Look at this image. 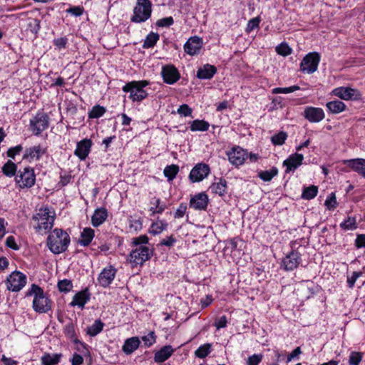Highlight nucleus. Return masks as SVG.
I'll return each instance as SVG.
<instances>
[{"instance_id": "54", "label": "nucleus", "mask_w": 365, "mask_h": 365, "mask_svg": "<svg viewBox=\"0 0 365 365\" xmlns=\"http://www.w3.org/2000/svg\"><path fill=\"white\" fill-rule=\"evenodd\" d=\"M263 356L262 354H253L248 357L247 360V365H258L262 360Z\"/></svg>"}, {"instance_id": "20", "label": "nucleus", "mask_w": 365, "mask_h": 365, "mask_svg": "<svg viewBox=\"0 0 365 365\" xmlns=\"http://www.w3.org/2000/svg\"><path fill=\"white\" fill-rule=\"evenodd\" d=\"M202 46V38L197 36L190 37L184 45L185 51L194 56L200 53Z\"/></svg>"}, {"instance_id": "28", "label": "nucleus", "mask_w": 365, "mask_h": 365, "mask_svg": "<svg viewBox=\"0 0 365 365\" xmlns=\"http://www.w3.org/2000/svg\"><path fill=\"white\" fill-rule=\"evenodd\" d=\"M108 217L107 210L101 207L97 208L91 217V223L93 227H98L102 225Z\"/></svg>"}, {"instance_id": "30", "label": "nucleus", "mask_w": 365, "mask_h": 365, "mask_svg": "<svg viewBox=\"0 0 365 365\" xmlns=\"http://www.w3.org/2000/svg\"><path fill=\"white\" fill-rule=\"evenodd\" d=\"M94 235V230L93 229L90 227L84 228L81 233V239L78 240V244L84 247L89 245Z\"/></svg>"}, {"instance_id": "58", "label": "nucleus", "mask_w": 365, "mask_h": 365, "mask_svg": "<svg viewBox=\"0 0 365 365\" xmlns=\"http://www.w3.org/2000/svg\"><path fill=\"white\" fill-rule=\"evenodd\" d=\"M299 90V86H292L287 88H275V93H289Z\"/></svg>"}, {"instance_id": "60", "label": "nucleus", "mask_w": 365, "mask_h": 365, "mask_svg": "<svg viewBox=\"0 0 365 365\" xmlns=\"http://www.w3.org/2000/svg\"><path fill=\"white\" fill-rule=\"evenodd\" d=\"M274 176V169L269 171H262L259 173V177L264 181H269Z\"/></svg>"}, {"instance_id": "53", "label": "nucleus", "mask_w": 365, "mask_h": 365, "mask_svg": "<svg viewBox=\"0 0 365 365\" xmlns=\"http://www.w3.org/2000/svg\"><path fill=\"white\" fill-rule=\"evenodd\" d=\"M259 22H260V19L259 17H255V18L250 19L247 23V25L246 27V32L250 33L254 29L257 28L259 26Z\"/></svg>"}, {"instance_id": "10", "label": "nucleus", "mask_w": 365, "mask_h": 365, "mask_svg": "<svg viewBox=\"0 0 365 365\" xmlns=\"http://www.w3.org/2000/svg\"><path fill=\"white\" fill-rule=\"evenodd\" d=\"M48 146L45 144H38L24 150L22 159L29 163L40 160L47 153Z\"/></svg>"}, {"instance_id": "49", "label": "nucleus", "mask_w": 365, "mask_h": 365, "mask_svg": "<svg viewBox=\"0 0 365 365\" xmlns=\"http://www.w3.org/2000/svg\"><path fill=\"white\" fill-rule=\"evenodd\" d=\"M178 113L182 116H191L192 110L187 104H182L180 106L177 110Z\"/></svg>"}, {"instance_id": "48", "label": "nucleus", "mask_w": 365, "mask_h": 365, "mask_svg": "<svg viewBox=\"0 0 365 365\" xmlns=\"http://www.w3.org/2000/svg\"><path fill=\"white\" fill-rule=\"evenodd\" d=\"M361 359V353L353 351L349 356V363L350 365H359Z\"/></svg>"}, {"instance_id": "1", "label": "nucleus", "mask_w": 365, "mask_h": 365, "mask_svg": "<svg viewBox=\"0 0 365 365\" xmlns=\"http://www.w3.org/2000/svg\"><path fill=\"white\" fill-rule=\"evenodd\" d=\"M33 296V309L40 314L48 313L52 309V301L43 289L36 284H32L26 293V297Z\"/></svg>"}, {"instance_id": "57", "label": "nucleus", "mask_w": 365, "mask_h": 365, "mask_svg": "<svg viewBox=\"0 0 365 365\" xmlns=\"http://www.w3.org/2000/svg\"><path fill=\"white\" fill-rule=\"evenodd\" d=\"M227 324V317L223 315L215 320L214 325L217 330L225 328Z\"/></svg>"}, {"instance_id": "56", "label": "nucleus", "mask_w": 365, "mask_h": 365, "mask_svg": "<svg viewBox=\"0 0 365 365\" xmlns=\"http://www.w3.org/2000/svg\"><path fill=\"white\" fill-rule=\"evenodd\" d=\"M287 138V133L281 131L275 134V145H282L284 143Z\"/></svg>"}, {"instance_id": "47", "label": "nucleus", "mask_w": 365, "mask_h": 365, "mask_svg": "<svg viewBox=\"0 0 365 365\" xmlns=\"http://www.w3.org/2000/svg\"><path fill=\"white\" fill-rule=\"evenodd\" d=\"M63 332L68 338L76 341L75 328L72 323H68L65 326Z\"/></svg>"}, {"instance_id": "32", "label": "nucleus", "mask_w": 365, "mask_h": 365, "mask_svg": "<svg viewBox=\"0 0 365 365\" xmlns=\"http://www.w3.org/2000/svg\"><path fill=\"white\" fill-rule=\"evenodd\" d=\"M61 354H45L41 358L42 365H56L60 362Z\"/></svg>"}, {"instance_id": "17", "label": "nucleus", "mask_w": 365, "mask_h": 365, "mask_svg": "<svg viewBox=\"0 0 365 365\" xmlns=\"http://www.w3.org/2000/svg\"><path fill=\"white\" fill-rule=\"evenodd\" d=\"M116 269L111 265L103 268L98 275V281L103 287H108L115 279Z\"/></svg>"}, {"instance_id": "24", "label": "nucleus", "mask_w": 365, "mask_h": 365, "mask_svg": "<svg viewBox=\"0 0 365 365\" xmlns=\"http://www.w3.org/2000/svg\"><path fill=\"white\" fill-rule=\"evenodd\" d=\"M344 163L347 165L353 170L365 178V159L356 158L344 160Z\"/></svg>"}, {"instance_id": "38", "label": "nucleus", "mask_w": 365, "mask_h": 365, "mask_svg": "<svg viewBox=\"0 0 365 365\" xmlns=\"http://www.w3.org/2000/svg\"><path fill=\"white\" fill-rule=\"evenodd\" d=\"M106 112V108L100 105L94 106L88 112V115L91 119L99 118L102 117Z\"/></svg>"}, {"instance_id": "8", "label": "nucleus", "mask_w": 365, "mask_h": 365, "mask_svg": "<svg viewBox=\"0 0 365 365\" xmlns=\"http://www.w3.org/2000/svg\"><path fill=\"white\" fill-rule=\"evenodd\" d=\"M319 61L320 55L317 52H310L301 61L300 71L304 73H313L317 70Z\"/></svg>"}, {"instance_id": "25", "label": "nucleus", "mask_w": 365, "mask_h": 365, "mask_svg": "<svg viewBox=\"0 0 365 365\" xmlns=\"http://www.w3.org/2000/svg\"><path fill=\"white\" fill-rule=\"evenodd\" d=\"M217 73V68L215 66L207 63L198 68L197 77L199 79L210 80Z\"/></svg>"}, {"instance_id": "27", "label": "nucleus", "mask_w": 365, "mask_h": 365, "mask_svg": "<svg viewBox=\"0 0 365 365\" xmlns=\"http://www.w3.org/2000/svg\"><path fill=\"white\" fill-rule=\"evenodd\" d=\"M140 344V341L139 338L133 336L125 341L122 350L125 354L129 355L134 352L139 347Z\"/></svg>"}, {"instance_id": "12", "label": "nucleus", "mask_w": 365, "mask_h": 365, "mask_svg": "<svg viewBox=\"0 0 365 365\" xmlns=\"http://www.w3.org/2000/svg\"><path fill=\"white\" fill-rule=\"evenodd\" d=\"M160 75L163 82L168 85H173L180 78L179 71L172 64L163 66L161 69Z\"/></svg>"}, {"instance_id": "16", "label": "nucleus", "mask_w": 365, "mask_h": 365, "mask_svg": "<svg viewBox=\"0 0 365 365\" xmlns=\"http://www.w3.org/2000/svg\"><path fill=\"white\" fill-rule=\"evenodd\" d=\"M227 156L230 162L232 165L239 166L244 163L245 159L248 156V154L247 150L237 146L232 148V149L227 153Z\"/></svg>"}, {"instance_id": "14", "label": "nucleus", "mask_w": 365, "mask_h": 365, "mask_svg": "<svg viewBox=\"0 0 365 365\" xmlns=\"http://www.w3.org/2000/svg\"><path fill=\"white\" fill-rule=\"evenodd\" d=\"M209 166L205 163H197L190 171L189 179L192 182L203 180L210 173Z\"/></svg>"}, {"instance_id": "51", "label": "nucleus", "mask_w": 365, "mask_h": 365, "mask_svg": "<svg viewBox=\"0 0 365 365\" xmlns=\"http://www.w3.org/2000/svg\"><path fill=\"white\" fill-rule=\"evenodd\" d=\"M174 24V20L172 16L160 19L157 21L156 26L158 27H169Z\"/></svg>"}, {"instance_id": "21", "label": "nucleus", "mask_w": 365, "mask_h": 365, "mask_svg": "<svg viewBox=\"0 0 365 365\" xmlns=\"http://www.w3.org/2000/svg\"><path fill=\"white\" fill-rule=\"evenodd\" d=\"M208 205V197L205 193L201 192L192 197L190 201V207L197 210H204Z\"/></svg>"}, {"instance_id": "31", "label": "nucleus", "mask_w": 365, "mask_h": 365, "mask_svg": "<svg viewBox=\"0 0 365 365\" xmlns=\"http://www.w3.org/2000/svg\"><path fill=\"white\" fill-rule=\"evenodd\" d=\"M326 106L329 111L333 114H338L346 110V106L342 101L335 100L327 103Z\"/></svg>"}, {"instance_id": "41", "label": "nucleus", "mask_w": 365, "mask_h": 365, "mask_svg": "<svg viewBox=\"0 0 365 365\" xmlns=\"http://www.w3.org/2000/svg\"><path fill=\"white\" fill-rule=\"evenodd\" d=\"M211 346L208 343L200 346L195 351V355L200 359L205 358L211 352Z\"/></svg>"}, {"instance_id": "45", "label": "nucleus", "mask_w": 365, "mask_h": 365, "mask_svg": "<svg viewBox=\"0 0 365 365\" xmlns=\"http://www.w3.org/2000/svg\"><path fill=\"white\" fill-rule=\"evenodd\" d=\"M129 227L135 232L140 231L143 227L142 220L140 218L130 217L129 219Z\"/></svg>"}, {"instance_id": "26", "label": "nucleus", "mask_w": 365, "mask_h": 365, "mask_svg": "<svg viewBox=\"0 0 365 365\" xmlns=\"http://www.w3.org/2000/svg\"><path fill=\"white\" fill-rule=\"evenodd\" d=\"M174 352V349L170 345L163 346L155 353L154 361L156 363H163L168 359Z\"/></svg>"}, {"instance_id": "4", "label": "nucleus", "mask_w": 365, "mask_h": 365, "mask_svg": "<svg viewBox=\"0 0 365 365\" xmlns=\"http://www.w3.org/2000/svg\"><path fill=\"white\" fill-rule=\"evenodd\" d=\"M150 85V82L147 80L142 81H132L125 83L122 91L125 93H128V98L133 102H141L145 99L148 93L145 90V88Z\"/></svg>"}, {"instance_id": "33", "label": "nucleus", "mask_w": 365, "mask_h": 365, "mask_svg": "<svg viewBox=\"0 0 365 365\" xmlns=\"http://www.w3.org/2000/svg\"><path fill=\"white\" fill-rule=\"evenodd\" d=\"M210 128V123L204 120H194L190 123L191 131H207Z\"/></svg>"}, {"instance_id": "34", "label": "nucleus", "mask_w": 365, "mask_h": 365, "mask_svg": "<svg viewBox=\"0 0 365 365\" xmlns=\"http://www.w3.org/2000/svg\"><path fill=\"white\" fill-rule=\"evenodd\" d=\"M168 227V223L163 220H157L156 222L152 223L150 233L153 235H157L160 234L163 231L165 230Z\"/></svg>"}, {"instance_id": "46", "label": "nucleus", "mask_w": 365, "mask_h": 365, "mask_svg": "<svg viewBox=\"0 0 365 365\" xmlns=\"http://www.w3.org/2000/svg\"><path fill=\"white\" fill-rule=\"evenodd\" d=\"M142 340L146 347H150L156 341V336L154 331H150L147 335L142 337Z\"/></svg>"}, {"instance_id": "40", "label": "nucleus", "mask_w": 365, "mask_h": 365, "mask_svg": "<svg viewBox=\"0 0 365 365\" xmlns=\"http://www.w3.org/2000/svg\"><path fill=\"white\" fill-rule=\"evenodd\" d=\"M132 245L134 247H150L148 237L143 235L132 240Z\"/></svg>"}, {"instance_id": "3", "label": "nucleus", "mask_w": 365, "mask_h": 365, "mask_svg": "<svg viewBox=\"0 0 365 365\" xmlns=\"http://www.w3.org/2000/svg\"><path fill=\"white\" fill-rule=\"evenodd\" d=\"M32 219L36 222L34 228L37 232H47L51 230L53 226L55 212L48 207H43L38 209L36 214L33 216Z\"/></svg>"}, {"instance_id": "36", "label": "nucleus", "mask_w": 365, "mask_h": 365, "mask_svg": "<svg viewBox=\"0 0 365 365\" xmlns=\"http://www.w3.org/2000/svg\"><path fill=\"white\" fill-rule=\"evenodd\" d=\"M104 324L100 319H97L88 328L87 334L91 336H96L103 329Z\"/></svg>"}, {"instance_id": "44", "label": "nucleus", "mask_w": 365, "mask_h": 365, "mask_svg": "<svg viewBox=\"0 0 365 365\" xmlns=\"http://www.w3.org/2000/svg\"><path fill=\"white\" fill-rule=\"evenodd\" d=\"M58 288L59 291L63 292H68L71 291L73 288L72 282L69 279H63L60 280L58 282Z\"/></svg>"}, {"instance_id": "61", "label": "nucleus", "mask_w": 365, "mask_h": 365, "mask_svg": "<svg viewBox=\"0 0 365 365\" xmlns=\"http://www.w3.org/2000/svg\"><path fill=\"white\" fill-rule=\"evenodd\" d=\"M361 275H362L361 272H354L352 273L351 277H348V279H347V283H348L349 287L352 288L354 286V284H355L356 279Z\"/></svg>"}, {"instance_id": "9", "label": "nucleus", "mask_w": 365, "mask_h": 365, "mask_svg": "<svg viewBox=\"0 0 365 365\" xmlns=\"http://www.w3.org/2000/svg\"><path fill=\"white\" fill-rule=\"evenodd\" d=\"M26 276L19 271H14L6 279V288L11 292H19L26 284Z\"/></svg>"}, {"instance_id": "55", "label": "nucleus", "mask_w": 365, "mask_h": 365, "mask_svg": "<svg viewBox=\"0 0 365 365\" xmlns=\"http://www.w3.org/2000/svg\"><path fill=\"white\" fill-rule=\"evenodd\" d=\"M356 220L354 218L349 217L348 220H344L340 224V227L344 230H352L356 228L355 227Z\"/></svg>"}, {"instance_id": "42", "label": "nucleus", "mask_w": 365, "mask_h": 365, "mask_svg": "<svg viewBox=\"0 0 365 365\" xmlns=\"http://www.w3.org/2000/svg\"><path fill=\"white\" fill-rule=\"evenodd\" d=\"M318 193V187L315 185H311L303 190L302 197L306 200L314 198Z\"/></svg>"}, {"instance_id": "15", "label": "nucleus", "mask_w": 365, "mask_h": 365, "mask_svg": "<svg viewBox=\"0 0 365 365\" xmlns=\"http://www.w3.org/2000/svg\"><path fill=\"white\" fill-rule=\"evenodd\" d=\"M301 262V255L298 252L292 251L282 261V267L286 271L296 269Z\"/></svg>"}, {"instance_id": "2", "label": "nucleus", "mask_w": 365, "mask_h": 365, "mask_svg": "<svg viewBox=\"0 0 365 365\" xmlns=\"http://www.w3.org/2000/svg\"><path fill=\"white\" fill-rule=\"evenodd\" d=\"M70 241V236L66 231L56 228L47 237V246L53 254H61L67 250Z\"/></svg>"}, {"instance_id": "52", "label": "nucleus", "mask_w": 365, "mask_h": 365, "mask_svg": "<svg viewBox=\"0 0 365 365\" xmlns=\"http://www.w3.org/2000/svg\"><path fill=\"white\" fill-rule=\"evenodd\" d=\"M23 150V146L21 145H17L14 147L9 148L7 150V156L14 159L15 156L19 155Z\"/></svg>"}, {"instance_id": "29", "label": "nucleus", "mask_w": 365, "mask_h": 365, "mask_svg": "<svg viewBox=\"0 0 365 365\" xmlns=\"http://www.w3.org/2000/svg\"><path fill=\"white\" fill-rule=\"evenodd\" d=\"M212 193L217 194L219 196H224L227 192V181L225 179L220 178L217 182H213L210 188Z\"/></svg>"}, {"instance_id": "64", "label": "nucleus", "mask_w": 365, "mask_h": 365, "mask_svg": "<svg viewBox=\"0 0 365 365\" xmlns=\"http://www.w3.org/2000/svg\"><path fill=\"white\" fill-rule=\"evenodd\" d=\"M68 42V39L66 37H61L53 41V44L59 49L65 48Z\"/></svg>"}, {"instance_id": "63", "label": "nucleus", "mask_w": 365, "mask_h": 365, "mask_svg": "<svg viewBox=\"0 0 365 365\" xmlns=\"http://www.w3.org/2000/svg\"><path fill=\"white\" fill-rule=\"evenodd\" d=\"M6 245L14 250H19V245L16 244V240H15V238L13 236H9L7 238H6Z\"/></svg>"}, {"instance_id": "19", "label": "nucleus", "mask_w": 365, "mask_h": 365, "mask_svg": "<svg viewBox=\"0 0 365 365\" xmlns=\"http://www.w3.org/2000/svg\"><path fill=\"white\" fill-rule=\"evenodd\" d=\"M304 117L311 123H319L324 118L325 115L322 108L309 106L304 109Z\"/></svg>"}, {"instance_id": "39", "label": "nucleus", "mask_w": 365, "mask_h": 365, "mask_svg": "<svg viewBox=\"0 0 365 365\" xmlns=\"http://www.w3.org/2000/svg\"><path fill=\"white\" fill-rule=\"evenodd\" d=\"M159 40V35L157 33L151 32L145 38L143 41V47L149 48L153 47Z\"/></svg>"}, {"instance_id": "35", "label": "nucleus", "mask_w": 365, "mask_h": 365, "mask_svg": "<svg viewBox=\"0 0 365 365\" xmlns=\"http://www.w3.org/2000/svg\"><path fill=\"white\" fill-rule=\"evenodd\" d=\"M2 173L7 177L16 175L17 165L11 160H8L1 168Z\"/></svg>"}, {"instance_id": "50", "label": "nucleus", "mask_w": 365, "mask_h": 365, "mask_svg": "<svg viewBox=\"0 0 365 365\" xmlns=\"http://www.w3.org/2000/svg\"><path fill=\"white\" fill-rule=\"evenodd\" d=\"M325 205L328 207L329 210H333L334 209L336 205V199L335 194L334 192H331L326 199L325 200Z\"/></svg>"}, {"instance_id": "7", "label": "nucleus", "mask_w": 365, "mask_h": 365, "mask_svg": "<svg viewBox=\"0 0 365 365\" xmlns=\"http://www.w3.org/2000/svg\"><path fill=\"white\" fill-rule=\"evenodd\" d=\"M15 181L20 188H31L36 182L34 169L29 166L20 169L15 177Z\"/></svg>"}, {"instance_id": "62", "label": "nucleus", "mask_w": 365, "mask_h": 365, "mask_svg": "<svg viewBox=\"0 0 365 365\" xmlns=\"http://www.w3.org/2000/svg\"><path fill=\"white\" fill-rule=\"evenodd\" d=\"M186 210H187V205L184 203H181L175 212V215H174L175 218L182 217L185 215Z\"/></svg>"}, {"instance_id": "23", "label": "nucleus", "mask_w": 365, "mask_h": 365, "mask_svg": "<svg viewBox=\"0 0 365 365\" xmlns=\"http://www.w3.org/2000/svg\"><path fill=\"white\" fill-rule=\"evenodd\" d=\"M90 299V294L88 292L87 289L79 292L76 293L71 301L70 302L69 305L71 307H75L77 306L81 309L84 308L85 304L89 301Z\"/></svg>"}, {"instance_id": "5", "label": "nucleus", "mask_w": 365, "mask_h": 365, "mask_svg": "<svg viewBox=\"0 0 365 365\" xmlns=\"http://www.w3.org/2000/svg\"><path fill=\"white\" fill-rule=\"evenodd\" d=\"M152 6V2H146L145 0H136L130 21L136 24L145 22L151 16Z\"/></svg>"}, {"instance_id": "11", "label": "nucleus", "mask_w": 365, "mask_h": 365, "mask_svg": "<svg viewBox=\"0 0 365 365\" xmlns=\"http://www.w3.org/2000/svg\"><path fill=\"white\" fill-rule=\"evenodd\" d=\"M331 93L344 101H358L361 98V93L356 88L341 86L334 88Z\"/></svg>"}, {"instance_id": "6", "label": "nucleus", "mask_w": 365, "mask_h": 365, "mask_svg": "<svg viewBox=\"0 0 365 365\" xmlns=\"http://www.w3.org/2000/svg\"><path fill=\"white\" fill-rule=\"evenodd\" d=\"M153 255L151 247H134L129 254L128 260L132 267L142 266Z\"/></svg>"}, {"instance_id": "37", "label": "nucleus", "mask_w": 365, "mask_h": 365, "mask_svg": "<svg viewBox=\"0 0 365 365\" xmlns=\"http://www.w3.org/2000/svg\"><path fill=\"white\" fill-rule=\"evenodd\" d=\"M179 172V167L177 165L172 164L167 165L164 170V175L168 178V181L173 180Z\"/></svg>"}, {"instance_id": "43", "label": "nucleus", "mask_w": 365, "mask_h": 365, "mask_svg": "<svg viewBox=\"0 0 365 365\" xmlns=\"http://www.w3.org/2000/svg\"><path fill=\"white\" fill-rule=\"evenodd\" d=\"M292 48L287 43H282L275 47V51L282 56H287L292 53Z\"/></svg>"}, {"instance_id": "22", "label": "nucleus", "mask_w": 365, "mask_h": 365, "mask_svg": "<svg viewBox=\"0 0 365 365\" xmlns=\"http://www.w3.org/2000/svg\"><path fill=\"white\" fill-rule=\"evenodd\" d=\"M304 155L302 154L294 153L285 160L283 165L286 167V172L294 171L302 164Z\"/></svg>"}, {"instance_id": "59", "label": "nucleus", "mask_w": 365, "mask_h": 365, "mask_svg": "<svg viewBox=\"0 0 365 365\" xmlns=\"http://www.w3.org/2000/svg\"><path fill=\"white\" fill-rule=\"evenodd\" d=\"M83 8L81 6H71L66 10L67 13L71 14L75 16H80L83 13Z\"/></svg>"}, {"instance_id": "13", "label": "nucleus", "mask_w": 365, "mask_h": 365, "mask_svg": "<svg viewBox=\"0 0 365 365\" xmlns=\"http://www.w3.org/2000/svg\"><path fill=\"white\" fill-rule=\"evenodd\" d=\"M31 130L35 135H39L48 127V117L45 113H38L30 120Z\"/></svg>"}, {"instance_id": "18", "label": "nucleus", "mask_w": 365, "mask_h": 365, "mask_svg": "<svg viewBox=\"0 0 365 365\" xmlns=\"http://www.w3.org/2000/svg\"><path fill=\"white\" fill-rule=\"evenodd\" d=\"M93 143L91 139L84 138L79 141L76 145V148L74 151L76 155L81 160H84L91 152Z\"/></svg>"}]
</instances>
